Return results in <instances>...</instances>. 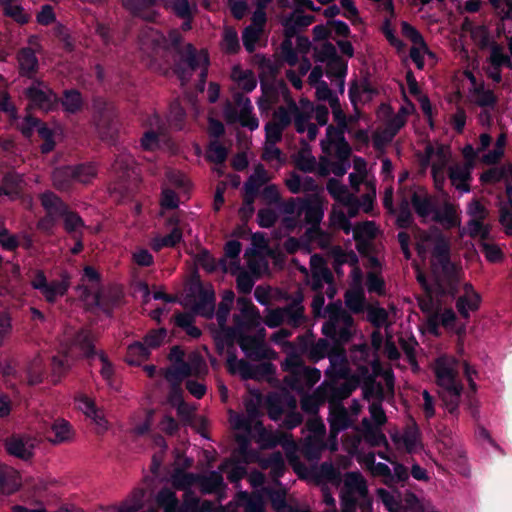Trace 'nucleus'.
I'll return each instance as SVG.
<instances>
[{
  "mask_svg": "<svg viewBox=\"0 0 512 512\" xmlns=\"http://www.w3.org/2000/svg\"><path fill=\"white\" fill-rule=\"evenodd\" d=\"M282 226L288 230L293 231L301 228L304 224L303 214L301 211V200H290L282 207Z\"/></svg>",
  "mask_w": 512,
  "mask_h": 512,
  "instance_id": "obj_23",
  "label": "nucleus"
},
{
  "mask_svg": "<svg viewBox=\"0 0 512 512\" xmlns=\"http://www.w3.org/2000/svg\"><path fill=\"white\" fill-rule=\"evenodd\" d=\"M20 69L25 74H30L36 71L38 61L35 53L30 48H24L18 55Z\"/></svg>",
  "mask_w": 512,
  "mask_h": 512,
  "instance_id": "obj_48",
  "label": "nucleus"
},
{
  "mask_svg": "<svg viewBox=\"0 0 512 512\" xmlns=\"http://www.w3.org/2000/svg\"><path fill=\"white\" fill-rule=\"evenodd\" d=\"M327 190L342 205H350L354 201V195L338 180L330 179L327 184Z\"/></svg>",
  "mask_w": 512,
  "mask_h": 512,
  "instance_id": "obj_37",
  "label": "nucleus"
},
{
  "mask_svg": "<svg viewBox=\"0 0 512 512\" xmlns=\"http://www.w3.org/2000/svg\"><path fill=\"white\" fill-rule=\"evenodd\" d=\"M181 53V60L176 68V73L181 83L185 84L190 80L192 74L198 71L200 77L198 90L202 92L204 90L207 67L209 64L207 53L204 50L196 51L191 44H186L184 51Z\"/></svg>",
  "mask_w": 512,
  "mask_h": 512,
  "instance_id": "obj_2",
  "label": "nucleus"
},
{
  "mask_svg": "<svg viewBox=\"0 0 512 512\" xmlns=\"http://www.w3.org/2000/svg\"><path fill=\"white\" fill-rule=\"evenodd\" d=\"M30 284L34 289L40 291L49 303H54L59 297L64 296L70 286L67 277H63L61 280L48 281L44 272L40 270L33 274Z\"/></svg>",
  "mask_w": 512,
  "mask_h": 512,
  "instance_id": "obj_8",
  "label": "nucleus"
},
{
  "mask_svg": "<svg viewBox=\"0 0 512 512\" xmlns=\"http://www.w3.org/2000/svg\"><path fill=\"white\" fill-rule=\"evenodd\" d=\"M222 49L228 53H234L239 49L237 32L232 28H226L223 34Z\"/></svg>",
  "mask_w": 512,
  "mask_h": 512,
  "instance_id": "obj_64",
  "label": "nucleus"
},
{
  "mask_svg": "<svg viewBox=\"0 0 512 512\" xmlns=\"http://www.w3.org/2000/svg\"><path fill=\"white\" fill-rule=\"evenodd\" d=\"M362 425L364 428V438L373 446H379L386 443L385 435L378 429L377 426L373 427L367 419H363Z\"/></svg>",
  "mask_w": 512,
  "mask_h": 512,
  "instance_id": "obj_50",
  "label": "nucleus"
},
{
  "mask_svg": "<svg viewBox=\"0 0 512 512\" xmlns=\"http://www.w3.org/2000/svg\"><path fill=\"white\" fill-rule=\"evenodd\" d=\"M267 241L263 234L255 233L252 236V247L246 250L245 258L249 269L255 273L267 270L268 264L265 257L270 255Z\"/></svg>",
  "mask_w": 512,
  "mask_h": 512,
  "instance_id": "obj_12",
  "label": "nucleus"
},
{
  "mask_svg": "<svg viewBox=\"0 0 512 512\" xmlns=\"http://www.w3.org/2000/svg\"><path fill=\"white\" fill-rule=\"evenodd\" d=\"M506 142V135L501 133L498 136L493 149L482 156V161L489 165L497 163L504 155Z\"/></svg>",
  "mask_w": 512,
  "mask_h": 512,
  "instance_id": "obj_44",
  "label": "nucleus"
},
{
  "mask_svg": "<svg viewBox=\"0 0 512 512\" xmlns=\"http://www.w3.org/2000/svg\"><path fill=\"white\" fill-rule=\"evenodd\" d=\"M426 161L431 167L435 188L442 190L446 180L445 169L451 162L452 152L448 145L432 144L425 148Z\"/></svg>",
  "mask_w": 512,
  "mask_h": 512,
  "instance_id": "obj_6",
  "label": "nucleus"
},
{
  "mask_svg": "<svg viewBox=\"0 0 512 512\" xmlns=\"http://www.w3.org/2000/svg\"><path fill=\"white\" fill-rule=\"evenodd\" d=\"M301 211L303 214L304 224L316 226L323 218V208L318 197L309 200H301Z\"/></svg>",
  "mask_w": 512,
  "mask_h": 512,
  "instance_id": "obj_31",
  "label": "nucleus"
},
{
  "mask_svg": "<svg viewBox=\"0 0 512 512\" xmlns=\"http://www.w3.org/2000/svg\"><path fill=\"white\" fill-rule=\"evenodd\" d=\"M341 510L340 512H357V506L362 512H372V502L370 499H356L348 498L347 496H340Z\"/></svg>",
  "mask_w": 512,
  "mask_h": 512,
  "instance_id": "obj_43",
  "label": "nucleus"
},
{
  "mask_svg": "<svg viewBox=\"0 0 512 512\" xmlns=\"http://www.w3.org/2000/svg\"><path fill=\"white\" fill-rule=\"evenodd\" d=\"M178 218H170L167 226L171 227V232L166 236H156L151 241L154 250H160L163 247H174L182 240V231L179 227Z\"/></svg>",
  "mask_w": 512,
  "mask_h": 512,
  "instance_id": "obj_30",
  "label": "nucleus"
},
{
  "mask_svg": "<svg viewBox=\"0 0 512 512\" xmlns=\"http://www.w3.org/2000/svg\"><path fill=\"white\" fill-rule=\"evenodd\" d=\"M367 486L361 474L356 472L347 473L344 477V485L340 492V496L348 498L368 499Z\"/></svg>",
  "mask_w": 512,
  "mask_h": 512,
  "instance_id": "obj_24",
  "label": "nucleus"
},
{
  "mask_svg": "<svg viewBox=\"0 0 512 512\" xmlns=\"http://www.w3.org/2000/svg\"><path fill=\"white\" fill-rule=\"evenodd\" d=\"M347 71L346 63L339 57L331 58L327 63L326 74L328 77H334L341 90L344 87V77Z\"/></svg>",
  "mask_w": 512,
  "mask_h": 512,
  "instance_id": "obj_40",
  "label": "nucleus"
},
{
  "mask_svg": "<svg viewBox=\"0 0 512 512\" xmlns=\"http://www.w3.org/2000/svg\"><path fill=\"white\" fill-rule=\"evenodd\" d=\"M411 203L417 215L423 222L432 220L435 206L432 198L423 190H417L412 193Z\"/></svg>",
  "mask_w": 512,
  "mask_h": 512,
  "instance_id": "obj_29",
  "label": "nucleus"
},
{
  "mask_svg": "<svg viewBox=\"0 0 512 512\" xmlns=\"http://www.w3.org/2000/svg\"><path fill=\"white\" fill-rule=\"evenodd\" d=\"M431 221L439 223L445 229L459 227L461 225L459 209L450 202H444L441 206L435 208Z\"/></svg>",
  "mask_w": 512,
  "mask_h": 512,
  "instance_id": "obj_22",
  "label": "nucleus"
},
{
  "mask_svg": "<svg viewBox=\"0 0 512 512\" xmlns=\"http://www.w3.org/2000/svg\"><path fill=\"white\" fill-rule=\"evenodd\" d=\"M309 119V116L298 114L295 118V126L299 133L307 132L308 139L314 140L317 136L318 130L314 124L309 122Z\"/></svg>",
  "mask_w": 512,
  "mask_h": 512,
  "instance_id": "obj_59",
  "label": "nucleus"
},
{
  "mask_svg": "<svg viewBox=\"0 0 512 512\" xmlns=\"http://www.w3.org/2000/svg\"><path fill=\"white\" fill-rule=\"evenodd\" d=\"M38 445L37 438L30 435H17L6 440L5 446L7 452L19 459L29 460L34 455V450Z\"/></svg>",
  "mask_w": 512,
  "mask_h": 512,
  "instance_id": "obj_16",
  "label": "nucleus"
},
{
  "mask_svg": "<svg viewBox=\"0 0 512 512\" xmlns=\"http://www.w3.org/2000/svg\"><path fill=\"white\" fill-rule=\"evenodd\" d=\"M471 170V162L455 163L449 167L451 184L461 193L470 191Z\"/></svg>",
  "mask_w": 512,
  "mask_h": 512,
  "instance_id": "obj_20",
  "label": "nucleus"
},
{
  "mask_svg": "<svg viewBox=\"0 0 512 512\" xmlns=\"http://www.w3.org/2000/svg\"><path fill=\"white\" fill-rule=\"evenodd\" d=\"M180 41L181 36L176 30L170 31L168 37H166L159 31L148 28L139 36L138 44L140 51L144 55L151 57L164 51L175 50L181 52Z\"/></svg>",
  "mask_w": 512,
  "mask_h": 512,
  "instance_id": "obj_4",
  "label": "nucleus"
},
{
  "mask_svg": "<svg viewBox=\"0 0 512 512\" xmlns=\"http://www.w3.org/2000/svg\"><path fill=\"white\" fill-rule=\"evenodd\" d=\"M241 252V244L238 241H229L225 246V257L220 260V264L225 272L235 274L239 271L238 256Z\"/></svg>",
  "mask_w": 512,
  "mask_h": 512,
  "instance_id": "obj_34",
  "label": "nucleus"
},
{
  "mask_svg": "<svg viewBox=\"0 0 512 512\" xmlns=\"http://www.w3.org/2000/svg\"><path fill=\"white\" fill-rule=\"evenodd\" d=\"M98 134L103 140H113L118 133V123L109 116L101 118L97 124Z\"/></svg>",
  "mask_w": 512,
  "mask_h": 512,
  "instance_id": "obj_47",
  "label": "nucleus"
},
{
  "mask_svg": "<svg viewBox=\"0 0 512 512\" xmlns=\"http://www.w3.org/2000/svg\"><path fill=\"white\" fill-rule=\"evenodd\" d=\"M456 315L452 309H445L429 317L428 323L431 331L437 334L438 324L451 328L455 322Z\"/></svg>",
  "mask_w": 512,
  "mask_h": 512,
  "instance_id": "obj_41",
  "label": "nucleus"
},
{
  "mask_svg": "<svg viewBox=\"0 0 512 512\" xmlns=\"http://www.w3.org/2000/svg\"><path fill=\"white\" fill-rule=\"evenodd\" d=\"M170 5L177 16L186 20L183 23V29L189 30L191 28L190 20L197 9L195 0H173Z\"/></svg>",
  "mask_w": 512,
  "mask_h": 512,
  "instance_id": "obj_35",
  "label": "nucleus"
},
{
  "mask_svg": "<svg viewBox=\"0 0 512 512\" xmlns=\"http://www.w3.org/2000/svg\"><path fill=\"white\" fill-rule=\"evenodd\" d=\"M237 305L240 314L234 317L235 328L234 334L239 335V344L244 351H248L256 345V339L242 336L243 332L259 326L260 316L256 311L254 305L247 298H239Z\"/></svg>",
  "mask_w": 512,
  "mask_h": 512,
  "instance_id": "obj_5",
  "label": "nucleus"
},
{
  "mask_svg": "<svg viewBox=\"0 0 512 512\" xmlns=\"http://www.w3.org/2000/svg\"><path fill=\"white\" fill-rule=\"evenodd\" d=\"M285 182H286L288 189L292 193H295V194L303 192V191H307V190H312L315 187L314 182L311 178L306 177L305 179H301L296 174H291L286 179Z\"/></svg>",
  "mask_w": 512,
  "mask_h": 512,
  "instance_id": "obj_49",
  "label": "nucleus"
},
{
  "mask_svg": "<svg viewBox=\"0 0 512 512\" xmlns=\"http://www.w3.org/2000/svg\"><path fill=\"white\" fill-rule=\"evenodd\" d=\"M156 501L164 512H180L178 500L170 489H162L156 497Z\"/></svg>",
  "mask_w": 512,
  "mask_h": 512,
  "instance_id": "obj_45",
  "label": "nucleus"
},
{
  "mask_svg": "<svg viewBox=\"0 0 512 512\" xmlns=\"http://www.w3.org/2000/svg\"><path fill=\"white\" fill-rule=\"evenodd\" d=\"M329 321L324 324L323 332L330 337L348 338L346 328L351 326L352 318L345 312L340 304H332L328 307Z\"/></svg>",
  "mask_w": 512,
  "mask_h": 512,
  "instance_id": "obj_13",
  "label": "nucleus"
},
{
  "mask_svg": "<svg viewBox=\"0 0 512 512\" xmlns=\"http://www.w3.org/2000/svg\"><path fill=\"white\" fill-rule=\"evenodd\" d=\"M207 373V366L196 353H190L186 360L178 365H171L165 371V378L171 385H180L182 380L189 376H198Z\"/></svg>",
  "mask_w": 512,
  "mask_h": 512,
  "instance_id": "obj_7",
  "label": "nucleus"
},
{
  "mask_svg": "<svg viewBox=\"0 0 512 512\" xmlns=\"http://www.w3.org/2000/svg\"><path fill=\"white\" fill-rule=\"evenodd\" d=\"M285 365L291 369L293 375L291 379H286V382L294 390L302 391L305 388H310L321 377L319 370L300 365L298 358L295 356L288 358Z\"/></svg>",
  "mask_w": 512,
  "mask_h": 512,
  "instance_id": "obj_9",
  "label": "nucleus"
},
{
  "mask_svg": "<svg viewBox=\"0 0 512 512\" xmlns=\"http://www.w3.org/2000/svg\"><path fill=\"white\" fill-rule=\"evenodd\" d=\"M43 360L40 356H35L27 365L26 374L29 385H36L43 378Z\"/></svg>",
  "mask_w": 512,
  "mask_h": 512,
  "instance_id": "obj_46",
  "label": "nucleus"
},
{
  "mask_svg": "<svg viewBox=\"0 0 512 512\" xmlns=\"http://www.w3.org/2000/svg\"><path fill=\"white\" fill-rule=\"evenodd\" d=\"M318 477L321 481H325L334 486H339L340 484V471L334 468L329 463H323L318 472Z\"/></svg>",
  "mask_w": 512,
  "mask_h": 512,
  "instance_id": "obj_56",
  "label": "nucleus"
},
{
  "mask_svg": "<svg viewBox=\"0 0 512 512\" xmlns=\"http://www.w3.org/2000/svg\"><path fill=\"white\" fill-rule=\"evenodd\" d=\"M53 437L50 441L53 444L69 442L73 439L74 432L70 424L64 419H56L51 426Z\"/></svg>",
  "mask_w": 512,
  "mask_h": 512,
  "instance_id": "obj_36",
  "label": "nucleus"
},
{
  "mask_svg": "<svg viewBox=\"0 0 512 512\" xmlns=\"http://www.w3.org/2000/svg\"><path fill=\"white\" fill-rule=\"evenodd\" d=\"M463 291L464 294L458 298L456 307L461 316L468 318L471 312L478 310L481 298L469 283L463 285Z\"/></svg>",
  "mask_w": 512,
  "mask_h": 512,
  "instance_id": "obj_28",
  "label": "nucleus"
},
{
  "mask_svg": "<svg viewBox=\"0 0 512 512\" xmlns=\"http://www.w3.org/2000/svg\"><path fill=\"white\" fill-rule=\"evenodd\" d=\"M345 303L353 312H360L364 307V293L361 288L349 290L345 295Z\"/></svg>",
  "mask_w": 512,
  "mask_h": 512,
  "instance_id": "obj_53",
  "label": "nucleus"
},
{
  "mask_svg": "<svg viewBox=\"0 0 512 512\" xmlns=\"http://www.w3.org/2000/svg\"><path fill=\"white\" fill-rule=\"evenodd\" d=\"M310 269L312 274V278L310 280L312 289L318 291L324 286V284H327L329 296L332 297L334 294V291L331 287L332 276L327 269L324 260L318 255L311 256Z\"/></svg>",
  "mask_w": 512,
  "mask_h": 512,
  "instance_id": "obj_19",
  "label": "nucleus"
},
{
  "mask_svg": "<svg viewBox=\"0 0 512 512\" xmlns=\"http://www.w3.org/2000/svg\"><path fill=\"white\" fill-rule=\"evenodd\" d=\"M471 97L474 103L482 107L492 106L495 103L493 92L482 87L474 88Z\"/></svg>",
  "mask_w": 512,
  "mask_h": 512,
  "instance_id": "obj_61",
  "label": "nucleus"
},
{
  "mask_svg": "<svg viewBox=\"0 0 512 512\" xmlns=\"http://www.w3.org/2000/svg\"><path fill=\"white\" fill-rule=\"evenodd\" d=\"M416 249L423 261H428L435 274L457 278V267L450 262L449 241L438 229L419 232L416 235Z\"/></svg>",
  "mask_w": 512,
  "mask_h": 512,
  "instance_id": "obj_1",
  "label": "nucleus"
},
{
  "mask_svg": "<svg viewBox=\"0 0 512 512\" xmlns=\"http://www.w3.org/2000/svg\"><path fill=\"white\" fill-rule=\"evenodd\" d=\"M310 430L312 432L306 438L305 442V455L311 459H317L319 456V452L323 449V436L325 433V426L323 423L313 420L310 422Z\"/></svg>",
  "mask_w": 512,
  "mask_h": 512,
  "instance_id": "obj_25",
  "label": "nucleus"
},
{
  "mask_svg": "<svg viewBox=\"0 0 512 512\" xmlns=\"http://www.w3.org/2000/svg\"><path fill=\"white\" fill-rule=\"evenodd\" d=\"M93 351V344L87 332H80L73 347L66 351L62 357H54L52 360L53 372L61 374L70 367V361L77 355L89 356Z\"/></svg>",
  "mask_w": 512,
  "mask_h": 512,
  "instance_id": "obj_11",
  "label": "nucleus"
},
{
  "mask_svg": "<svg viewBox=\"0 0 512 512\" xmlns=\"http://www.w3.org/2000/svg\"><path fill=\"white\" fill-rule=\"evenodd\" d=\"M30 105L43 111L52 110L57 104V97L43 82H35L26 90Z\"/></svg>",
  "mask_w": 512,
  "mask_h": 512,
  "instance_id": "obj_15",
  "label": "nucleus"
},
{
  "mask_svg": "<svg viewBox=\"0 0 512 512\" xmlns=\"http://www.w3.org/2000/svg\"><path fill=\"white\" fill-rule=\"evenodd\" d=\"M489 61L495 67H501L502 65L512 67L509 57L504 53L503 47L498 44L491 45Z\"/></svg>",
  "mask_w": 512,
  "mask_h": 512,
  "instance_id": "obj_62",
  "label": "nucleus"
},
{
  "mask_svg": "<svg viewBox=\"0 0 512 512\" xmlns=\"http://www.w3.org/2000/svg\"><path fill=\"white\" fill-rule=\"evenodd\" d=\"M348 425H349V418H348L347 412L343 408L335 409V411L332 413L331 418H330V427H331L332 436L335 437V435L339 431L347 428Z\"/></svg>",
  "mask_w": 512,
  "mask_h": 512,
  "instance_id": "obj_52",
  "label": "nucleus"
},
{
  "mask_svg": "<svg viewBox=\"0 0 512 512\" xmlns=\"http://www.w3.org/2000/svg\"><path fill=\"white\" fill-rule=\"evenodd\" d=\"M21 485L19 473L12 467L0 464V492L11 494Z\"/></svg>",
  "mask_w": 512,
  "mask_h": 512,
  "instance_id": "obj_33",
  "label": "nucleus"
},
{
  "mask_svg": "<svg viewBox=\"0 0 512 512\" xmlns=\"http://www.w3.org/2000/svg\"><path fill=\"white\" fill-rule=\"evenodd\" d=\"M439 388V396L443 402L444 407L448 410V412L455 413L460 403L463 385L459 383Z\"/></svg>",
  "mask_w": 512,
  "mask_h": 512,
  "instance_id": "obj_32",
  "label": "nucleus"
},
{
  "mask_svg": "<svg viewBox=\"0 0 512 512\" xmlns=\"http://www.w3.org/2000/svg\"><path fill=\"white\" fill-rule=\"evenodd\" d=\"M268 180V175L264 168L257 167L245 184V190L248 194H255L258 188Z\"/></svg>",
  "mask_w": 512,
  "mask_h": 512,
  "instance_id": "obj_55",
  "label": "nucleus"
},
{
  "mask_svg": "<svg viewBox=\"0 0 512 512\" xmlns=\"http://www.w3.org/2000/svg\"><path fill=\"white\" fill-rule=\"evenodd\" d=\"M60 217L64 220V227L68 233H79L84 227V223L79 215L68 211L67 208L65 212L60 215Z\"/></svg>",
  "mask_w": 512,
  "mask_h": 512,
  "instance_id": "obj_57",
  "label": "nucleus"
},
{
  "mask_svg": "<svg viewBox=\"0 0 512 512\" xmlns=\"http://www.w3.org/2000/svg\"><path fill=\"white\" fill-rule=\"evenodd\" d=\"M237 503L243 507L244 512H265L263 499L259 495L240 492L237 495Z\"/></svg>",
  "mask_w": 512,
  "mask_h": 512,
  "instance_id": "obj_39",
  "label": "nucleus"
},
{
  "mask_svg": "<svg viewBox=\"0 0 512 512\" xmlns=\"http://www.w3.org/2000/svg\"><path fill=\"white\" fill-rule=\"evenodd\" d=\"M247 416L251 420L255 421V430L258 432V443L263 448L274 447L278 444L282 445L286 449L294 448L293 441L290 440V436L284 433H271L262 428L261 422L258 420L257 405L252 402H246Z\"/></svg>",
  "mask_w": 512,
  "mask_h": 512,
  "instance_id": "obj_10",
  "label": "nucleus"
},
{
  "mask_svg": "<svg viewBox=\"0 0 512 512\" xmlns=\"http://www.w3.org/2000/svg\"><path fill=\"white\" fill-rule=\"evenodd\" d=\"M149 354L150 350L144 342H136L129 346L127 359L130 364H137L140 361L147 359Z\"/></svg>",
  "mask_w": 512,
  "mask_h": 512,
  "instance_id": "obj_54",
  "label": "nucleus"
},
{
  "mask_svg": "<svg viewBox=\"0 0 512 512\" xmlns=\"http://www.w3.org/2000/svg\"><path fill=\"white\" fill-rule=\"evenodd\" d=\"M351 231L355 239L367 240L375 237L377 228L374 222L366 221L357 224L354 228L351 227Z\"/></svg>",
  "mask_w": 512,
  "mask_h": 512,
  "instance_id": "obj_58",
  "label": "nucleus"
},
{
  "mask_svg": "<svg viewBox=\"0 0 512 512\" xmlns=\"http://www.w3.org/2000/svg\"><path fill=\"white\" fill-rule=\"evenodd\" d=\"M383 377L385 380L386 391L383 392V391L378 390L377 391L378 395L376 397L377 401L372 402L371 405L369 406L371 418L374 422V425L377 427L382 426L386 422V416H385V413L380 405V402L386 394L392 395L393 389H394V379H393L392 374L390 372L386 371L383 374Z\"/></svg>",
  "mask_w": 512,
  "mask_h": 512,
  "instance_id": "obj_27",
  "label": "nucleus"
},
{
  "mask_svg": "<svg viewBox=\"0 0 512 512\" xmlns=\"http://www.w3.org/2000/svg\"><path fill=\"white\" fill-rule=\"evenodd\" d=\"M228 370L232 374H239L243 379H251L255 377V370L248 362L239 360L234 355H230L227 359Z\"/></svg>",
  "mask_w": 512,
  "mask_h": 512,
  "instance_id": "obj_38",
  "label": "nucleus"
},
{
  "mask_svg": "<svg viewBox=\"0 0 512 512\" xmlns=\"http://www.w3.org/2000/svg\"><path fill=\"white\" fill-rule=\"evenodd\" d=\"M330 223L337 229H342L346 234L350 233L351 225L345 213L334 206L330 214Z\"/></svg>",
  "mask_w": 512,
  "mask_h": 512,
  "instance_id": "obj_60",
  "label": "nucleus"
},
{
  "mask_svg": "<svg viewBox=\"0 0 512 512\" xmlns=\"http://www.w3.org/2000/svg\"><path fill=\"white\" fill-rule=\"evenodd\" d=\"M229 422L233 429L241 430L247 433H251L253 429H255V421L251 420L249 416H243L229 411Z\"/></svg>",
  "mask_w": 512,
  "mask_h": 512,
  "instance_id": "obj_51",
  "label": "nucleus"
},
{
  "mask_svg": "<svg viewBox=\"0 0 512 512\" xmlns=\"http://www.w3.org/2000/svg\"><path fill=\"white\" fill-rule=\"evenodd\" d=\"M78 409L81 410L97 426L98 432H104L108 429V421L103 412L98 409L93 401L86 395H80L76 398Z\"/></svg>",
  "mask_w": 512,
  "mask_h": 512,
  "instance_id": "obj_26",
  "label": "nucleus"
},
{
  "mask_svg": "<svg viewBox=\"0 0 512 512\" xmlns=\"http://www.w3.org/2000/svg\"><path fill=\"white\" fill-rule=\"evenodd\" d=\"M62 105L66 112L75 113L82 107V98L77 91H67L64 94Z\"/></svg>",
  "mask_w": 512,
  "mask_h": 512,
  "instance_id": "obj_63",
  "label": "nucleus"
},
{
  "mask_svg": "<svg viewBox=\"0 0 512 512\" xmlns=\"http://www.w3.org/2000/svg\"><path fill=\"white\" fill-rule=\"evenodd\" d=\"M302 296H300L289 308L284 310H274L269 312L265 318V323L269 327L279 326L285 319L297 325L303 318V306L301 304Z\"/></svg>",
  "mask_w": 512,
  "mask_h": 512,
  "instance_id": "obj_18",
  "label": "nucleus"
},
{
  "mask_svg": "<svg viewBox=\"0 0 512 512\" xmlns=\"http://www.w3.org/2000/svg\"><path fill=\"white\" fill-rule=\"evenodd\" d=\"M330 107L334 120L340 126V130L332 126L327 128L326 138L321 142L322 150L328 153H332L335 150L340 158H346L350 155V147L343 136L344 130L347 129V120L340 107L338 98L330 99Z\"/></svg>",
  "mask_w": 512,
  "mask_h": 512,
  "instance_id": "obj_3",
  "label": "nucleus"
},
{
  "mask_svg": "<svg viewBox=\"0 0 512 512\" xmlns=\"http://www.w3.org/2000/svg\"><path fill=\"white\" fill-rule=\"evenodd\" d=\"M434 372L439 387L459 384L457 361L453 357L441 356L434 364Z\"/></svg>",
  "mask_w": 512,
  "mask_h": 512,
  "instance_id": "obj_17",
  "label": "nucleus"
},
{
  "mask_svg": "<svg viewBox=\"0 0 512 512\" xmlns=\"http://www.w3.org/2000/svg\"><path fill=\"white\" fill-rule=\"evenodd\" d=\"M62 176L75 177V181L86 184L96 176V170L92 165L59 167L53 172V182L58 189L69 187V180H63Z\"/></svg>",
  "mask_w": 512,
  "mask_h": 512,
  "instance_id": "obj_14",
  "label": "nucleus"
},
{
  "mask_svg": "<svg viewBox=\"0 0 512 512\" xmlns=\"http://www.w3.org/2000/svg\"><path fill=\"white\" fill-rule=\"evenodd\" d=\"M251 103L249 99L240 102L234 111L227 109L225 117L229 122H239L242 126L248 127L250 130H255L259 126L258 120L251 115Z\"/></svg>",
  "mask_w": 512,
  "mask_h": 512,
  "instance_id": "obj_21",
  "label": "nucleus"
},
{
  "mask_svg": "<svg viewBox=\"0 0 512 512\" xmlns=\"http://www.w3.org/2000/svg\"><path fill=\"white\" fill-rule=\"evenodd\" d=\"M41 202L47 214L50 216H60L67 208L66 205L53 193H44L41 196Z\"/></svg>",
  "mask_w": 512,
  "mask_h": 512,
  "instance_id": "obj_42",
  "label": "nucleus"
}]
</instances>
